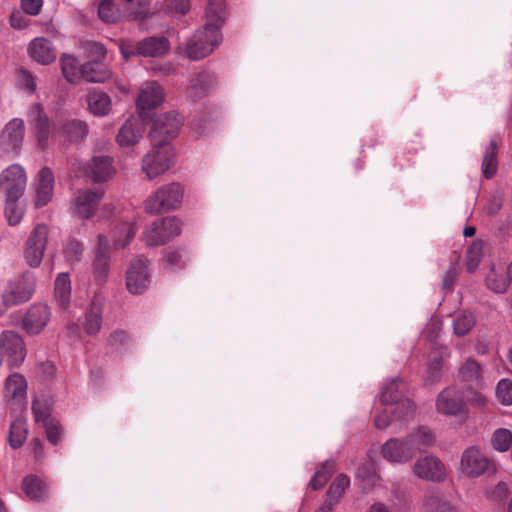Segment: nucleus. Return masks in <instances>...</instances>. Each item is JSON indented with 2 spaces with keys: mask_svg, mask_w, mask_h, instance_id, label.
<instances>
[{
  "mask_svg": "<svg viewBox=\"0 0 512 512\" xmlns=\"http://www.w3.org/2000/svg\"><path fill=\"white\" fill-rule=\"evenodd\" d=\"M224 0H208L204 24L186 42L184 53L190 60L210 55L222 42L220 28L225 20Z\"/></svg>",
  "mask_w": 512,
  "mask_h": 512,
  "instance_id": "obj_1",
  "label": "nucleus"
},
{
  "mask_svg": "<svg viewBox=\"0 0 512 512\" xmlns=\"http://www.w3.org/2000/svg\"><path fill=\"white\" fill-rule=\"evenodd\" d=\"M406 384L400 378H394L382 390L380 401L382 404H393L395 407L390 410L396 422L405 423L413 418L415 413L414 403L405 397Z\"/></svg>",
  "mask_w": 512,
  "mask_h": 512,
  "instance_id": "obj_2",
  "label": "nucleus"
},
{
  "mask_svg": "<svg viewBox=\"0 0 512 512\" xmlns=\"http://www.w3.org/2000/svg\"><path fill=\"white\" fill-rule=\"evenodd\" d=\"M184 193V187L178 182L164 184L144 201V209L151 215L176 210L182 204Z\"/></svg>",
  "mask_w": 512,
  "mask_h": 512,
  "instance_id": "obj_3",
  "label": "nucleus"
},
{
  "mask_svg": "<svg viewBox=\"0 0 512 512\" xmlns=\"http://www.w3.org/2000/svg\"><path fill=\"white\" fill-rule=\"evenodd\" d=\"M460 470L467 478L476 479L494 475L497 466L479 447L470 446L461 455Z\"/></svg>",
  "mask_w": 512,
  "mask_h": 512,
  "instance_id": "obj_4",
  "label": "nucleus"
},
{
  "mask_svg": "<svg viewBox=\"0 0 512 512\" xmlns=\"http://www.w3.org/2000/svg\"><path fill=\"white\" fill-rule=\"evenodd\" d=\"M182 223L176 216L156 220L145 228L142 241L146 246H160L181 233Z\"/></svg>",
  "mask_w": 512,
  "mask_h": 512,
  "instance_id": "obj_5",
  "label": "nucleus"
},
{
  "mask_svg": "<svg viewBox=\"0 0 512 512\" xmlns=\"http://www.w3.org/2000/svg\"><path fill=\"white\" fill-rule=\"evenodd\" d=\"M49 228L43 223L36 224L29 233L23 247V259L31 268H38L47 248Z\"/></svg>",
  "mask_w": 512,
  "mask_h": 512,
  "instance_id": "obj_6",
  "label": "nucleus"
},
{
  "mask_svg": "<svg viewBox=\"0 0 512 512\" xmlns=\"http://www.w3.org/2000/svg\"><path fill=\"white\" fill-rule=\"evenodd\" d=\"M174 153L168 145H153V149L142 159V171L149 180L164 174L173 163Z\"/></svg>",
  "mask_w": 512,
  "mask_h": 512,
  "instance_id": "obj_7",
  "label": "nucleus"
},
{
  "mask_svg": "<svg viewBox=\"0 0 512 512\" xmlns=\"http://www.w3.org/2000/svg\"><path fill=\"white\" fill-rule=\"evenodd\" d=\"M120 50L125 59L130 56L160 57L168 52L169 41L165 37H148L137 43H122Z\"/></svg>",
  "mask_w": 512,
  "mask_h": 512,
  "instance_id": "obj_8",
  "label": "nucleus"
},
{
  "mask_svg": "<svg viewBox=\"0 0 512 512\" xmlns=\"http://www.w3.org/2000/svg\"><path fill=\"white\" fill-rule=\"evenodd\" d=\"M182 123V118L175 112L156 116L150 131L153 145H167L169 140L177 136Z\"/></svg>",
  "mask_w": 512,
  "mask_h": 512,
  "instance_id": "obj_9",
  "label": "nucleus"
},
{
  "mask_svg": "<svg viewBox=\"0 0 512 512\" xmlns=\"http://www.w3.org/2000/svg\"><path fill=\"white\" fill-rule=\"evenodd\" d=\"M27 120L32 128L41 149L49 146L50 139L55 138L54 125L51 126L48 116L41 104H33L27 111Z\"/></svg>",
  "mask_w": 512,
  "mask_h": 512,
  "instance_id": "obj_10",
  "label": "nucleus"
},
{
  "mask_svg": "<svg viewBox=\"0 0 512 512\" xmlns=\"http://www.w3.org/2000/svg\"><path fill=\"white\" fill-rule=\"evenodd\" d=\"M126 288L130 294L141 295L150 285V272L147 262L142 258L130 261L126 271Z\"/></svg>",
  "mask_w": 512,
  "mask_h": 512,
  "instance_id": "obj_11",
  "label": "nucleus"
},
{
  "mask_svg": "<svg viewBox=\"0 0 512 512\" xmlns=\"http://www.w3.org/2000/svg\"><path fill=\"white\" fill-rule=\"evenodd\" d=\"M27 176L19 164H12L0 174V189L6 197H21L25 191Z\"/></svg>",
  "mask_w": 512,
  "mask_h": 512,
  "instance_id": "obj_12",
  "label": "nucleus"
},
{
  "mask_svg": "<svg viewBox=\"0 0 512 512\" xmlns=\"http://www.w3.org/2000/svg\"><path fill=\"white\" fill-rule=\"evenodd\" d=\"M110 245L105 235L99 234L92 262L93 279L98 285L106 283L110 270Z\"/></svg>",
  "mask_w": 512,
  "mask_h": 512,
  "instance_id": "obj_13",
  "label": "nucleus"
},
{
  "mask_svg": "<svg viewBox=\"0 0 512 512\" xmlns=\"http://www.w3.org/2000/svg\"><path fill=\"white\" fill-rule=\"evenodd\" d=\"M35 288L36 277L32 272L27 271L10 280L5 290L15 306L27 302L34 294Z\"/></svg>",
  "mask_w": 512,
  "mask_h": 512,
  "instance_id": "obj_14",
  "label": "nucleus"
},
{
  "mask_svg": "<svg viewBox=\"0 0 512 512\" xmlns=\"http://www.w3.org/2000/svg\"><path fill=\"white\" fill-rule=\"evenodd\" d=\"M436 409L447 416L466 414V403L459 391L453 387H446L437 396Z\"/></svg>",
  "mask_w": 512,
  "mask_h": 512,
  "instance_id": "obj_15",
  "label": "nucleus"
},
{
  "mask_svg": "<svg viewBox=\"0 0 512 512\" xmlns=\"http://www.w3.org/2000/svg\"><path fill=\"white\" fill-rule=\"evenodd\" d=\"M51 316V309L47 304L35 303L25 313L22 327L28 334H39L47 326Z\"/></svg>",
  "mask_w": 512,
  "mask_h": 512,
  "instance_id": "obj_16",
  "label": "nucleus"
},
{
  "mask_svg": "<svg viewBox=\"0 0 512 512\" xmlns=\"http://www.w3.org/2000/svg\"><path fill=\"white\" fill-rule=\"evenodd\" d=\"M25 123L13 118L5 124L0 133V148L5 152H17L24 141Z\"/></svg>",
  "mask_w": 512,
  "mask_h": 512,
  "instance_id": "obj_17",
  "label": "nucleus"
},
{
  "mask_svg": "<svg viewBox=\"0 0 512 512\" xmlns=\"http://www.w3.org/2000/svg\"><path fill=\"white\" fill-rule=\"evenodd\" d=\"M27 382L18 373L10 375L5 382L4 396L14 411H22L26 407Z\"/></svg>",
  "mask_w": 512,
  "mask_h": 512,
  "instance_id": "obj_18",
  "label": "nucleus"
},
{
  "mask_svg": "<svg viewBox=\"0 0 512 512\" xmlns=\"http://www.w3.org/2000/svg\"><path fill=\"white\" fill-rule=\"evenodd\" d=\"M102 194L92 190H80L74 197L71 212L79 219L91 218L98 208Z\"/></svg>",
  "mask_w": 512,
  "mask_h": 512,
  "instance_id": "obj_19",
  "label": "nucleus"
},
{
  "mask_svg": "<svg viewBox=\"0 0 512 512\" xmlns=\"http://www.w3.org/2000/svg\"><path fill=\"white\" fill-rule=\"evenodd\" d=\"M413 472L418 478L433 482H442L446 477L444 464L431 455L419 458L413 466Z\"/></svg>",
  "mask_w": 512,
  "mask_h": 512,
  "instance_id": "obj_20",
  "label": "nucleus"
},
{
  "mask_svg": "<svg viewBox=\"0 0 512 512\" xmlns=\"http://www.w3.org/2000/svg\"><path fill=\"white\" fill-rule=\"evenodd\" d=\"M103 307L104 299L99 295H94L83 316L79 318V322L87 335H95L100 331Z\"/></svg>",
  "mask_w": 512,
  "mask_h": 512,
  "instance_id": "obj_21",
  "label": "nucleus"
},
{
  "mask_svg": "<svg viewBox=\"0 0 512 512\" xmlns=\"http://www.w3.org/2000/svg\"><path fill=\"white\" fill-rule=\"evenodd\" d=\"M382 456L389 462L405 463L415 455L406 438H391L387 440L381 449Z\"/></svg>",
  "mask_w": 512,
  "mask_h": 512,
  "instance_id": "obj_22",
  "label": "nucleus"
},
{
  "mask_svg": "<svg viewBox=\"0 0 512 512\" xmlns=\"http://www.w3.org/2000/svg\"><path fill=\"white\" fill-rule=\"evenodd\" d=\"M164 100L163 89L161 86L152 81L144 83L136 99L137 109L143 117L146 111L157 108Z\"/></svg>",
  "mask_w": 512,
  "mask_h": 512,
  "instance_id": "obj_23",
  "label": "nucleus"
},
{
  "mask_svg": "<svg viewBox=\"0 0 512 512\" xmlns=\"http://www.w3.org/2000/svg\"><path fill=\"white\" fill-rule=\"evenodd\" d=\"M54 133L56 137H63L69 142H78L88 133V126L85 122L76 119L57 120L54 122Z\"/></svg>",
  "mask_w": 512,
  "mask_h": 512,
  "instance_id": "obj_24",
  "label": "nucleus"
},
{
  "mask_svg": "<svg viewBox=\"0 0 512 512\" xmlns=\"http://www.w3.org/2000/svg\"><path fill=\"white\" fill-rule=\"evenodd\" d=\"M54 176L48 167H43L37 174L35 182V199L36 207L47 205L53 196Z\"/></svg>",
  "mask_w": 512,
  "mask_h": 512,
  "instance_id": "obj_25",
  "label": "nucleus"
},
{
  "mask_svg": "<svg viewBox=\"0 0 512 512\" xmlns=\"http://www.w3.org/2000/svg\"><path fill=\"white\" fill-rule=\"evenodd\" d=\"M144 133L142 121L134 116L129 117L120 127L116 141L121 147H130L137 144Z\"/></svg>",
  "mask_w": 512,
  "mask_h": 512,
  "instance_id": "obj_26",
  "label": "nucleus"
},
{
  "mask_svg": "<svg viewBox=\"0 0 512 512\" xmlns=\"http://www.w3.org/2000/svg\"><path fill=\"white\" fill-rule=\"evenodd\" d=\"M83 172L94 182H103L112 177L115 168L110 157L94 156L90 163L83 166Z\"/></svg>",
  "mask_w": 512,
  "mask_h": 512,
  "instance_id": "obj_27",
  "label": "nucleus"
},
{
  "mask_svg": "<svg viewBox=\"0 0 512 512\" xmlns=\"http://www.w3.org/2000/svg\"><path fill=\"white\" fill-rule=\"evenodd\" d=\"M28 54L34 61L42 65H49L56 59L54 48L51 43L43 37L35 38L30 42Z\"/></svg>",
  "mask_w": 512,
  "mask_h": 512,
  "instance_id": "obj_28",
  "label": "nucleus"
},
{
  "mask_svg": "<svg viewBox=\"0 0 512 512\" xmlns=\"http://www.w3.org/2000/svg\"><path fill=\"white\" fill-rule=\"evenodd\" d=\"M72 285L68 273H59L54 281L53 297L56 304L63 310L70 306Z\"/></svg>",
  "mask_w": 512,
  "mask_h": 512,
  "instance_id": "obj_29",
  "label": "nucleus"
},
{
  "mask_svg": "<svg viewBox=\"0 0 512 512\" xmlns=\"http://www.w3.org/2000/svg\"><path fill=\"white\" fill-rule=\"evenodd\" d=\"M22 490L32 501L41 502L47 498V485L36 475H28L22 480Z\"/></svg>",
  "mask_w": 512,
  "mask_h": 512,
  "instance_id": "obj_30",
  "label": "nucleus"
},
{
  "mask_svg": "<svg viewBox=\"0 0 512 512\" xmlns=\"http://www.w3.org/2000/svg\"><path fill=\"white\" fill-rule=\"evenodd\" d=\"M87 106L91 114L105 116L111 110V98L103 91L92 90L87 94Z\"/></svg>",
  "mask_w": 512,
  "mask_h": 512,
  "instance_id": "obj_31",
  "label": "nucleus"
},
{
  "mask_svg": "<svg viewBox=\"0 0 512 512\" xmlns=\"http://www.w3.org/2000/svg\"><path fill=\"white\" fill-rule=\"evenodd\" d=\"M215 82V77L212 74L206 71L200 72L191 79L188 94L193 99L202 98L215 85Z\"/></svg>",
  "mask_w": 512,
  "mask_h": 512,
  "instance_id": "obj_32",
  "label": "nucleus"
},
{
  "mask_svg": "<svg viewBox=\"0 0 512 512\" xmlns=\"http://www.w3.org/2000/svg\"><path fill=\"white\" fill-rule=\"evenodd\" d=\"M407 439L410 443V446L416 454V452H421L432 446L435 443V434L431 429L425 426H420L413 432H411Z\"/></svg>",
  "mask_w": 512,
  "mask_h": 512,
  "instance_id": "obj_33",
  "label": "nucleus"
},
{
  "mask_svg": "<svg viewBox=\"0 0 512 512\" xmlns=\"http://www.w3.org/2000/svg\"><path fill=\"white\" fill-rule=\"evenodd\" d=\"M62 73L66 80L72 84H78L83 81L84 64L72 55L64 54L61 57Z\"/></svg>",
  "mask_w": 512,
  "mask_h": 512,
  "instance_id": "obj_34",
  "label": "nucleus"
},
{
  "mask_svg": "<svg viewBox=\"0 0 512 512\" xmlns=\"http://www.w3.org/2000/svg\"><path fill=\"white\" fill-rule=\"evenodd\" d=\"M423 510L424 512H458L456 507L439 492L425 496Z\"/></svg>",
  "mask_w": 512,
  "mask_h": 512,
  "instance_id": "obj_35",
  "label": "nucleus"
},
{
  "mask_svg": "<svg viewBox=\"0 0 512 512\" xmlns=\"http://www.w3.org/2000/svg\"><path fill=\"white\" fill-rule=\"evenodd\" d=\"M31 409L36 423H42V425H44L54 420L51 416L52 401L47 396L42 395L34 398Z\"/></svg>",
  "mask_w": 512,
  "mask_h": 512,
  "instance_id": "obj_36",
  "label": "nucleus"
},
{
  "mask_svg": "<svg viewBox=\"0 0 512 512\" xmlns=\"http://www.w3.org/2000/svg\"><path fill=\"white\" fill-rule=\"evenodd\" d=\"M21 197H6L4 216L9 226H17L21 223L26 209L25 206L18 202Z\"/></svg>",
  "mask_w": 512,
  "mask_h": 512,
  "instance_id": "obj_37",
  "label": "nucleus"
},
{
  "mask_svg": "<svg viewBox=\"0 0 512 512\" xmlns=\"http://www.w3.org/2000/svg\"><path fill=\"white\" fill-rule=\"evenodd\" d=\"M509 279L512 280V263L506 273H498L492 268L486 277V285L493 292L504 293L508 288Z\"/></svg>",
  "mask_w": 512,
  "mask_h": 512,
  "instance_id": "obj_38",
  "label": "nucleus"
},
{
  "mask_svg": "<svg viewBox=\"0 0 512 512\" xmlns=\"http://www.w3.org/2000/svg\"><path fill=\"white\" fill-rule=\"evenodd\" d=\"M111 77V71L102 63L92 61L84 64L83 81L103 83Z\"/></svg>",
  "mask_w": 512,
  "mask_h": 512,
  "instance_id": "obj_39",
  "label": "nucleus"
},
{
  "mask_svg": "<svg viewBox=\"0 0 512 512\" xmlns=\"http://www.w3.org/2000/svg\"><path fill=\"white\" fill-rule=\"evenodd\" d=\"M497 149L498 142L492 139L485 150L482 160V171L485 178H491L497 172Z\"/></svg>",
  "mask_w": 512,
  "mask_h": 512,
  "instance_id": "obj_40",
  "label": "nucleus"
},
{
  "mask_svg": "<svg viewBox=\"0 0 512 512\" xmlns=\"http://www.w3.org/2000/svg\"><path fill=\"white\" fill-rule=\"evenodd\" d=\"M137 227L133 222H124L120 224L113 233L115 248H124L134 238Z\"/></svg>",
  "mask_w": 512,
  "mask_h": 512,
  "instance_id": "obj_41",
  "label": "nucleus"
},
{
  "mask_svg": "<svg viewBox=\"0 0 512 512\" xmlns=\"http://www.w3.org/2000/svg\"><path fill=\"white\" fill-rule=\"evenodd\" d=\"M25 349L23 338L14 331H3L0 334V350L3 352H22Z\"/></svg>",
  "mask_w": 512,
  "mask_h": 512,
  "instance_id": "obj_42",
  "label": "nucleus"
},
{
  "mask_svg": "<svg viewBox=\"0 0 512 512\" xmlns=\"http://www.w3.org/2000/svg\"><path fill=\"white\" fill-rule=\"evenodd\" d=\"M27 433L26 422L21 418L15 419L9 429L8 441L10 446L13 449L21 447L26 440Z\"/></svg>",
  "mask_w": 512,
  "mask_h": 512,
  "instance_id": "obj_43",
  "label": "nucleus"
},
{
  "mask_svg": "<svg viewBox=\"0 0 512 512\" xmlns=\"http://www.w3.org/2000/svg\"><path fill=\"white\" fill-rule=\"evenodd\" d=\"M476 323L475 316L468 311H461L454 316L453 329L458 336L467 334Z\"/></svg>",
  "mask_w": 512,
  "mask_h": 512,
  "instance_id": "obj_44",
  "label": "nucleus"
},
{
  "mask_svg": "<svg viewBox=\"0 0 512 512\" xmlns=\"http://www.w3.org/2000/svg\"><path fill=\"white\" fill-rule=\"evenodd\" d=\"M459 376L465 382L478 383L481 379V366L472 358H468L459 369Z\"/></svg>",
  "mask_w": 512,
  "mask_h": 512,
  "instance_id": "obj_45",
  "label": "nucleus"
},
{
  "mask_svg": "<svg viewBox=\"0 0 512 512\" xmlns=\"http://www.w3.org/2000/svg\"><path fill=\"white\" fill-rule=\"evenodd\" d=\"M443 367L444 361L441 356H437L428 362L424 378L426 386L434 385L441 380Z\"/></svg>",
  "mask_w": 512,
  "mask_h": 512,
  "instance_id": "obj_46",
  "label": "nucleus"
},
{
  "mask_svg": "<svg viewBox=\"0 0 512 512\" xmlns=\"http://www.w3.org/2000/svg\"><path fill=\"white\" fill-rule=\"evenodd\" d=\"M350 479L344 474H340L330 485L327 491L328 499L326 501H332V505L337 503L344 494L345 490L349 487Z\"/></svg>",
  "mask_w": 512,
  "mask_h": 512,
  "instance_id": "obj_47",
  "label": "nucleus"
},
{
  "mask_svg": "<svg viewBox=\"0 0 512 512\" xmlns=\"http://www.w3.org/2000/svg\"><path fill=\"white\" fill-rule=\"evenodd\" d=\"M492 447L499 452H506L512 444V432L508 429H497L492 436Z\"/></svg>",
  "mask_w": 512,
  "mask_h": 512,
  "instance_id": "obj_48",
  "label": "nucleus"
},
{
  "mask_svg": "<svg viewBox=\"0 0 512 512\" xmlns=\"http://www.w3.org/2000/svg\"><path fill=\"white\" fill-rule=\"evenodd\" d=\"M133 339L124 330H115L109 335L108 345L110 348L118 349H130L132 348Z\"/></svg>",
  "mask_w": 512,
  "mask_h": 512,
  "instance_id": "obj_49",
  "label": "nucleus"
},
{
  "mask_svg": "<svg viewBox=\"0 0 512 512\" xmlns=\"http://www.w3.org/2000/svg\"><path fill=\"white\" fill-rule=\"evenodd\" d=\"M483 254V242L474 241L467 252L466 267L469 272H474L481 261Z\"/></svg>",
  "mask_w": 512,
  "mask_h": 512,
  "instance_id": "obj_50",
  "label": "nucleus"
},
{
  "mask_svg": "<svg viewBox=\"0 0 512 512\" xmlns=\"http://www.w3.org/2000/svg\"><path fill=\"white\" fill-rule=\"evenodd\" d=\"M98 14L107 23H114L119 18V12L112 0H102L98 8Z\"/></svg>",
  "mask_w": 512,
  "mask_h": 512,
  "instance_id": "obj_51",
  "label": "nucleus"
},
{
  "mask_svg": "<svg viewBox=\"0 0 512 512\" xmlns=\"http://www.w3.org/2000/svg\"><path fill=\"white\" fill-rule=\"evenodd\" d=\"M84 251L83 244L76 240L69 241L64 248V257L70 264L77 263L81 260Z\"/></svg>",
  "mask_w": 512,
  "mask_h": 512,
  "instance_id": "obj_52",
  "label": "nucleus"
},
{
  "mask_svg": "<svg viewBox=\"0 0 512 512\" xmlns=\"http://www.w3.org/2000/svg\"><path fill=\"white\" fill-rule=\"evenodd\" d=\"M496 396L503 405H512V381L509 379L500 380L496 387Z\"/></svg>",
  "mask_w": 512,
  "mask_h": 512,
  "instance_id": "obj_53",
  "label": "nucleus"
},
{
  "mask_svg": "<svg viewBox=\"0 0 512 512\" xmlns=\"http://www.w3.org/2000/svg\"><path fill=\"white\" fill-rule=\"evenodd\" d=\"M509 493L508 485L501 481L497 483L494 488L487 490L485 492V496L493 502L504 503L508 498Z\"/></svg>",
  "mask_w": 512,
  "mask_h": 512,
  "instance_id": "obj_54",
  "label": "nucleus"
},
{
  "mask_svg": "<svg viewBox=\"0 0 512 512\" xmlns=\"http://www.w3.org/2000/svg\"><path fill=\"white\" fill-rule=\"evenodd\" d=\"M46 432L47 440L52 445H57L62 437V427L58 420L54 419L46 424L43 425Z\"/></svg>",
  "mask_w": 512,
  "mask_h": 512,
  "instance_id": "obj_55",
  "label": "nucleus"
},
{
  "mask_svg": "<svg viewBox=\"0 0 512 512\" xmlns=\"http://www.w3.org/2000/svg\"><path fill=\"white\" fill-rule=\"evenodd\" d=\"M17 80L20 86L28 90L29 92H34L36 90V78L29 71L21 69L17 73Z\"/></svg>",
  "mask_w": 512,
  "mask_h": 512,
  "instance_id": "obj_56",
  "label": "nucleus"
},
{
  "mask_svg": "<svg viewBox=\"0 0 512 512\" xmlns=\"http://www.w3.org/2000/svg\"><path fill=\"white\" fill-rule=\"evenodd\" d=\"M43 5V0H21V7L24 12L31 16H36L40 13Z\"/></svg>",
  "mask_w": 512,
  "mask_h": 512,
  "instance_id": "obj_57",
  "label": "nucleus"
},
{
  "mask_svg": "<svg viewBox=\"0 0 512 512\" xmlns=\"http://www.w3.org/2000/svg\"><path fill=\"white\" fill-rule=\"evenodd\" d=\"M190 7V0H170L168 5L170 12L179 15H185Z\"/></svg>",
  "mask_w": 512,
  "mask_h": 512,
  "instance_id": "obj_58",
  "label": "nucleus"
},
{
  "mask_svg": "<svg viewBox=\"0 0 512 512\" xmlns=\"http://www.w3.org/2000/svg\"><path fill=\"white\" fill-rule=\"evenodd\" d=\"M38 373L43 378V380H48L54 377L56 372L55 364L52 361H44L40 362L37 365Z\"/></svg>",
  "mask_w": 512,
  "mask_h": 512,
  "instance_id": "obj_59",
  "label": "nucleus"
},
{
  "mask_svg": "<svg viewBox=\"0 0 512 512\" xmlns=\"http://www.w3.org/2000/svg\"><path fill=\"white\" fill-rule=\"evenodd\" d=\"M183 255L180 251H168L165 255V261L170 270H174L182 266Z\"/></svg>",
  "mask_w": 512,
  "mask_h": 512,
  "instance_id": "obj_60",
  "label": "nucleus"
},
{
  "mask_svg": "<svg viewBox=\"0 0 512 512\" xmlns=\"http://www.w3.org/2000/svg\"><path fill=\"white\" fill-rule=\"evenodd\" d=\"M66 336L68 337L70 344L75 349L78 348L77 343L82 341V335L77 324L72 323L67 326Z\"/></svg>",
  "mask_w": 512,
  "mask_h": 512,
  "instance_id": "obj_61",
  "label": "nucleus"
},
{
  "mask_svg": "<svg viewBox=\"0 0 512 512\" xmlns=\"http://www.w3.org/2000/svg\"><path fill=\"white\" fill-rule=\"evenodd\" d=\"M392 422H396L390 411L384 410L374 418V424L378 429L387 428Z\"/></svg>",
  "mask_w": 512,
  "mask_h": 512,
  "instance_id": "obj_62",
  "label": "nucleus"
},
{
  "mask_svg": "<svg viewBox=\"0 0 512 512\" xmlns=\"http://www.w3.org/2000/svg\"><path fill=\"white\" fill-rule=\"evenodd\" d=\"M10 25L15 29H24L28 25V20L20 11H13L10 15Z\"/></svg>",
  "mask_w": 512,
  "mask_h": 512,
  "instance_id": "obj_63",
  "label": "nucleus"
},
{
  "mask_svg": "<svg viewBox=\"0 0 512 512\" xmlns=\"http://www.w3.org/2000/svg\"><path fill=\"white\" fill-rule=\"evenodd\" d=\"M503 203V193L501 191H497L489 204L487 205V212L490 215L496 214L502 207Z\"/></svg>",
  "mask_w": 512,
  "mask_h": 512,
  "instance_id": "obj_64",
  "label": "nucleus"
}]
</instances>
